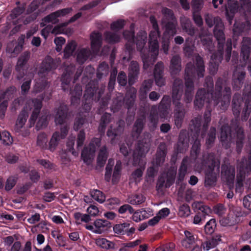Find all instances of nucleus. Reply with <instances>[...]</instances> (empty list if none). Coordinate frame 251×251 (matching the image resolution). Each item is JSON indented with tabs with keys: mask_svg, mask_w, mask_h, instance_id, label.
I'll list each match as a JSON object with an SVG mask.
<instances>
[{
	"mask_svg": "<svg viewBox=\"0 0 251 251\" xmlns=\"http://www.w3.org/2000/svg\"><path fill=\"white\" fill-rule=\"evenodd\" d=\"M205 84L207 88V93L205 89H199L196 96L194 101L195 106L198 108H201L205 102L210 103L213 101L214 105L221 103L220 106L223 110L226 109L230 102L231 89L226 81L221 78L218 79L216 82L215 90L210 94L209 91L213 88V81L211 77L205 78Z\"/></svg>",
	"mask_w": 251,
	"mask_h": 251,
	"instance_id": "f257e3e1",
	"label": "nucleus"
},
{
	"mask_svg": "<svg viewBox=\"0 0 251 251\" xmlns=\"http://www.w3.org/2000/svg\"><path fill=\"white\" fill-rule=\"evenodd\" d=\"M151 140V135L150 133L144 134L143 138L139 141L134 151L132 164L134 166H139L140 167L132 172L130 179L135 182L140 181L145 169L146 162L143 157L150 150Z\"/></svg>",
	"mask_w": 251,
	"mask_h": 251,
	"instance_id": "f03ea898",
	"label": "nucleus"
},
{
	"mask_svg": "<svg viewBox=\"0 0 251 251\" xmlns=\"http://www.w3.org/2000/svg\"><path fill=\"white\" fill-rule=\"evenodd\" d=\"M197 68L192 63H188L185 70V79L186 91L185 93L184 100L186 103L190 102L192 100L193 96V79L195 76L196 71L199 77L204 76L205 71L204 65L202 58L197 54L195 56Z\"/></svg>",
	"mask_w": 251,
	"mask_h": 251,
	"instance_id": "7ed1b4c3",
	"label": "nucleus"
},
{
	"mask_svg": "<svg viewBox=\"0 0 251 251\" xmlns=\"http://www.w3.org/2000/svg\"><path fill=\"white\" fill-rule=\"evenodd\" d=\"M216 25L215 26L214 34L218 42V50L216 53L213 54L210 62V70L214 74L218 70L219 64L223 58V47L225 41V36L223 32L224 24L221 18L215 19Z\"/></svg>",
	"mask_w": 251,
	"mask_h": 251,
	"instance_id": "20e7f679",
	"label": "nucleus"
},
{
	"mask_svg": "<svg viewBox=\"0 0 251 251\" xmlns=\"http://www.w3.org/2000/svg\"><path fill=\"white\" fill-rule=\"evenodd\" d=\"M41 107L42 102L40 100L35 99L29 100L18 116L14 128L15 131L17 132L21 131L28 116V111L31 110L33 107L34 109L29 121L31 123L34 124Z\"/></svg>",
	"mask_w": 251,
	"mask_h": 251,
	"instance_id": "39448f33",
	"label": "nucleus"
},
{
	"mask_svg": "<svg viewBox=\"0 0 251 251\" xmlns=\"http://www.w3.org/2000/svg\"><path fill=\"white\" fill-rule=\"evenodd\" d=\"M183 81L176 78L174 83L172 93L173 103L175 105V123L176 126L180 127L184 117V109L180 102L183 91Z\"/></svg>",
	"mask_w": 251,
	"mask_h": 251,
	"instance_id": "423d86ee",
	"label": "nucleus"
},
{
	"mask_svg": "<svg viewBox=\"0 0 251 251\" xmlns=\"http://www.w3.org/2000/svg\"><path fill=\"white\" fill-rule=\"evenodd\" d=\"M235 128V134L234 137L231 133L229 127L227 125H224L221 128L220 141L222 145L226 148H228L231 144L236 142L238 150L241 149L243 145V140L244 139V135L243 129L239 127L236 123L235 125L232 124V127Z\"/></svg>",
	"mask_w": 251,
	"mask_h": 251,
	"instance_id": "0eeeda50",
	"label": "nucleus"
},
{
	"mask_svg": "<svg viewBox=\"0 0 251 251\" xmlns=\"http://www.w3.org/2000/svg\"><path fill=\"white\" fill-rule=\"evenodd\" d=\"M152 25V29L149 35V50L151 53V63L153 64L156 60L159 52L158 39L160 38V32L154 17H150Z\"/></svg>",
	"mask_w": 251,
	"mask_h": 251,
	"instance_id": "6e6552de",
	"label": "nucleus"
},
{
	"mask_svg": "<svg viewBox=\"0 0 251 251\" xmlns=\"http://www.w3.org/2000/svg\"><path fill=\"white\" fill-rule=\"evenodd\" d=\"M203 158L202 165L207 166L209 169V172L206 174L205 185L210 186L213 185L216 181L215 174L213 173V170L215 167L219 168L220 162L219 159L215 157L213 153L205 154L203 156Z\"/></svg>",
	"mask_w": 251,
	"mask_h": 251,
	"instance_id": "1a4fd4ad",
	"label": "nucleus"
},
{
	"mask_svg": "<svg viewBox=\"0 0 251 251\" xmlns=\"http://www.w3.org/2000/svg\"><path fill=\"white\" fill-rule=\"evenodd\" d=\"M147 33L145 31H140L137 35L135 43L137 49L141 52V56L143 62V68L147 69L151 65V57L149 53L146 54L144 48L146 43Z\"/></svg>",
	"mask_w": 251,
	"mask_h": 251,
	"instance_id": "9d476101",
	"label": "nucleus"
},
{
	"mask_svg": "<svg viewBox=\"0 0 251 251\" xmlns=\"http://www.w3.org/2000/svg\"><path fill=\"white\" fill-rule=\"evenodd\" d=\"M162 13L163 15L162 24L165 26L166 31L171 35L174 36L176 33L177 23L172 11L168 8H163Z\"/></svg>",
	"mask_w": 251,
	"mask_h": 251,
	"instance_id": "9b49d317",
	"label": "nucleus"
},
{
	"mask_svg": "<svg viewBox=\"0 0 251 251\" xmlns=\"http://www.w3.org/2000/svg\"><path fill=\"white\" fill-rule=\"evenodd\" d=\"M251 155L247 159L243 158L237 165V180L239 186L242 185V182L245 178L246 174L248 173L251 169Z\"/></svg>",
	"mask_w": 251,
	"mask_h": 251,
	"instance_id": "f8f14e48",
	"label": "nucleus"
},
{
	"mask_svg": "<svg viewBox=\"0 0 251 251\" xmlns=\"http://www.w3.org/2000/svg\"><path fill=\"white\" fill-rule=\"evenodd\" d=\"M100 145V139L94 138L91 140L89 147L83 149L81 153V157L85 163L89 164L91 162L94 154Z\"/></svg>",
	"mask_w": 251,
	"mask_h": 251,
	"instance_id": "ddd939ff",
	"label": "nucleus"
},
{
	"mask_svg": "<svg viewBox=\"0 0 251 251\" xmlns=\"http://www.w3.org/2000/svg\"><path fill=\"white\" fill-rule=\"evenodd\" d=\"M59 62V60H54L50 56H47L42 63L38 72V75L42 77L45 76L50 72L57 68V64Z\"/></svg>",
	"mask_w": 251,
	"mask_h": 251,
	"instance_id": "4468645a",
	"label": "nucleus"
},
{
	"mask_svg": "<svg viewBox=\"0 0 251 251\" xmlns=\"http://www.w3.org/2000/svg\"><path fill=\"white\" fill-rule=\"evenodd\" d=\"M164 66L162 62H158L154 66L153 76L156 85L161 87L165 84L166 79L164 77Z\"/></svg>",
	"mask_w": 251,
	"mask_h": 251,
	"instance_id": "2eb2a0df",
	"label": "nucleus"
},
{
	"mask_svg": "<svg viewBox=\"0 0 251 251\" xmlns=\"http://www.w3.org/2000/svg\"><path fill=\"white\" fill-rule=\"evenodd\" d=\"M72 8H66L57 10L46 16L43 19V22L45 24L51 23L52 24H55L59 21L58 18L64 16L72 12Z\"/></svg>",
	"mask_w": 251,
	"mask_h": 251,
	"instance_id": "dca6fc26",
	"label": "nucleus"
},
{
	"mask_svg": "<svg viewBox=\"0 0 251 251\" xmlns=\"http://www.w3.org/2000/svg\"><path fill=\"white\" fill-rule=\"evenodd\" d=\"M251 49V39L249 37H244L241 48V56L243 60L245 66L249 61Z\"/></svg>",
	"mask_w": 251,
	"mask_h": 251,
	"instance_id": "f3484780",
	"label": "nucleus"
},
{
	"mask_svg": "<svg viewBox=\"0 0 251 251\" xmlns=\"http://www.w3.org/2000/svg\"><path fill=\"white\" fill-rule=\"evenodd\" d=\"M251 29V24L249 21L240 23L236 21L233 28V37L235 38L240 35L242 33L247 32Z\"/></svg>",
	"mask_w": 251,
	"mask_h": 251,
	"instance_id": "a211bd4d",
	"label": "nucleus"
},
{
	"mask_svg": "<svg viewBox=\"0 0 251 251\" xmlns=\"http://www.w3.org/2000/svg\"><path fill=\"white\" fill-rule=\"evenodd\" d=\"M68 113V107L67 105L61 104L56 109L54 115V122L56 125H63L66 121Z\"/></svg>",
	"mask_w": 251,
	"mask_h": 251,
	"instance_id": "6ab92c4d",
	"label": "nucleus"
},
{
	"mask_svg": "<svg viewBox=\"0 0 251 251\" xmlns=\"http://www.w3.org/2000/svg\"><path fill=\"white\" fill-rule=\"evenodd\" d=\"M166 154V146L164 143L159 144L155 159L152 162V165L157 167L161 165L164 162Z\"/></svg>",
	"mask_w": 251,
	"mask_h": 251,
	"instance_id": "aec40b11",
	"label": "nucleus"
},
{
	"mask_svg": "<svg viewBox=\"0 0 251 251\" xmlns=\"http://www.w3.org/2000/svg\"><path fill=\"white\" fill-rule=\"evenodd\" d=\"M245 75V73L243 69V66L236 69L233 75V86L234 88L238 89L242 86Z\"/></svg>",
	"mask_w": 251,
	"mask_h": 251,
	"instance_id": "412c9836",
	"label": "nucleus"
},
{
	"mask_svg": "<svg viewBox=\"0 0 251 251\" xmlns=\"http://www.w3.org/2000/svg\"><path fill=\"white\" fill-rule=\"evenodd\" d=\"M238 5L235 0H227V6H226V16L230 25L232 24L234 14L237 12Z\"/></svg>",
	"mask_w": 251,
	"mask_h": 251,
	"instance_id": "4be33fe9",
	"label": "nucleus"
},
{
	"mask_svg": "<svg viewBox=\"0 0 251 251\" xmlns=\"http://www.w3.org/2000/svg\"><path fill=\"white\" fill-rule=\"evenodd\" d=\"M128 82L132 85L137 79L139 73V66L136 61L131 62L128 68Z\"/></svg>",
	"mask_w": 251,
	"mask_h": 251,
	"instance_id": "5701e85b",
	"label": "nucleus"
},
{
	"mask_svg": "<svg viewBox=\"0 0 251 251\" xmlns=\"http://www.w3.org/2000/svg\"><path fill=\"white\" fill-rule=\"evenodd\" d=\"M91 47L92 52L97 53L100 50L102 44L101 35L98 32H94L90 36Z\"/></svg>",
	"mask_w": 251,
	"mask_h": 251,
	"instance_id": "b1692460",
	"label": "nucleus"
},
{
	"mask_svg": "<svg viewBox=\"0 0 251 251\" xmlns=\"http://www.w3.org/2000/svg\"><path fill=\"white\" fill-rule=\"evenodd\" d=\"M170 72L172 76L176 75L181 70V58L178 55L173 56L171 60Z\"/></svg>",
	"mask_w": 251,
	"mask_h": 251,
	"instance_id": "393cba45",
	"label": "nucleus"
},
{
	"mask_svg": "<svg viewBox=\"0 0 251 251\" xmlns=\"http://www.w3.org/2000/svg\"><path fill=\"white\" fill-rule=\"evenodd\" d=\"M30 57V52L28 51L24 52L19 57L17 65L16 66V71L19 73L17 75V78L21 79L23 77V73L22 74L23 67L26 63Z\"/></svg>",
	"mask_w": 251,
	"mask_h": 251,
	"instance_id": "a878e982",
	"label": "nucleus"
},
{
	"mask_svg": "<svg viewBox=\"0 0 251 251\" xmlns=\"http://www.w3.org/2000/svg\"><path fill=\"white\" fill-rule=\"evenodd\" d=\"M30 57V52L28 51L24 52L19 57L17 65L16 66V71L19 73L17 75V78L21 79L23 77V73L22 74L23 67L26 63Z\"/></svg>",
	"mask_w": 251,
	"mask_h": 251,
	"instance_id": "bb28decb",
	"label": "nucleus"
},
{
	"mask_svg": "<svg viewBox=\"0 0 251 251\" xmlns=\"http://www.w3.org/2000/svg\"><path fill=\"white\" fill-rule=\"evenodd\" d=\"M184 235L185 237L181 241V245L184 248L189 249L195 244L197 238L193 233L187 230L184 231Z\"/></svg>",
	"mask_w": 251,
	"mask_h": 251,
	"instance_id": "cd10ccee",
	"label": "nucleus"
},
{
	"mask_svg": "<svg viewBox=\"0 0 251 251\" xmlns=\"http://www.w3.org/2000/svg\"><path fill=\"white\" fill-rule=\"evenodd\" d=\"M94 226L96 227L94 233L101 234L110 227V223L105 220L97 219L94 223Z\"/></svg>",
	"mask_w": 251,
	"mask_h": 251,
	"instance_id": "c85d7f7f",
	"label": "nucleus"
},
{
	"mask_svg": "<svg viewBox=\"0 0 251 251\" xmlns=\"http://www.w3.org/2000/svg\"><path fill=\"white\" fill-rule=\"evenodd\" d=\"M222 177L227 181L233 180L235 176V169L232 166H223L222 170Z\"/></svg>",
	"mask_w": 251,
	"mask_h": 251,
	"instance_id": "c756f323",
	"label": "nucleus"
},
{
	"mask_svg": "<svg viewBox=\"0 0 251 251\" xmlns=\"http://www.w3.org/2000/svg\"><path fill=\"white\" fill-rule=\"evenodd\" d=\"M176 174V172L173 171H169L167 174L166 181L165 178L163 176H161L158 181L159 186H164L166 188L169 187L174 182Z\"/></svg>",
	"mask_w": 251,
	"mask_h": 251,
	"instance_id": "7c9ffc66",
	"label": "nucleus"
},
{
	"mask_svg": "<svg viewBox=\"0 0 251 251\" xmlns=\"http://www.w3.org/2000/svg\"><path fill=\"white\" fill-rule=\"evenodd\" d=\"M75 70V66L73 65H70L68 66L65 70V72L63 73L61 81L62 84V88L65 90V88L64 85L68 84L71 81V76L72 75Z\"/></svg>",
	"mask_w": 251,
	"mask_h": 251,
	"instance_id": "2f4dec72",
	"label": "nucleus"
},
{
	"mask_svg": "<svg viewBox=\"0 0 251 251\" xmlns=\"http://www.w3.org/2000/svg\"><path fill=\"white\" fill-rule=\"evenodd\" d=\"M134 25H131L130 31H125L123 33V35L127 41V43L126 44V49L129 51H131L134 46V32L132 28Z\"/></svg>",
	"mask_w": 251,
	"mask_h": 251,
	"instance_id": "473e14b6",
	"label": "nucleus"
},
{
	"mask_svg": "<svg viewBox=\"0 0 251 251\" xmlns=\"http://www.w3.org/2000/svg\"><path fill=\"white\" fill-rule=\"evenodd\" d=\"M221 236L217 235L202 243V246L204 250L208 251L215 248L221 241Z\"/></svg>",
	"mask_w": 251,
	"mask_h": 251,
	"instance_id": "72a5a7b5",
	"label": "nucleus"
},
{
	"mask_svg": "<svg viewBox=\"0 0 251 251\" xmlns=\"http://www.w3.org/2000/svg\"><path fill=\"white\" fill-rule=\"evenodd\" d=\"M71 104L75 105L80 102V98L82 94V89L80 85H76L71 91Z\"/></svg>",
	"mask_w": 251,
	"mask_h": 251,
	"instance_id": "f704fd0d",
	"label": "nucleus"
},
{
	"mask_svg": "<svg viewBox=\"0 0 251 251\" xmlns=\"http://www.w3.org/2000/svg\"><path fill=\"white\" fill-rule=\"evenodd\" d=\"M61 138L59 132L56 131L52 134L48 145L47 150L51 152L54 151L59 144Z\"/></svg>",
	"mask_w": 251,
	"mask_h": 251,
	"instance_id": "c9c22d12",
	"label": "nucleus"
},
{
	"mask_svg": "<svg viewBox=\"0 0 251 251\" xmlns=\"http://www.w3.org/2000/svg\"><path fill=\"white\" fill-rule=\"evenodd\" d=\"M123 131V127L121 126H119L117 129H113L112 127H110L107 132V135L110 139L112 144L116 143V140L118 139Z\"/></svg>",
	"mask_w": 251,
	"mask_h": 251,
	"instance_id": "e433bc0d",
	"label": "nucleus"
},
{
	"mask_svg": "<svg viewBox=\"0 0 251 251\" xmlns=\"http://www.w3.org/2000/svg\"><path fill=\"white\" fill-rule=\"evenodd\" d=\"M180 21L183 29L185 30L188 34L193 35L195 33V29L190 20L186 17H182Z\"/></svg>",
	"mask_w": 251,
	"mask_h": 251,
	"instance_id": "4c0bfd02",
	"label": "nucleus"
},
{
	"mask_svg": "<svg viewBox=\"0 0 251 251\" xmlns=\"http://www.w3.org/2000/svg\"><path fill=\"white\" fill-rule=\"evenodd\" d=\"M91 51L89 49L82 48L77 52L76 60L79 63H83L89 57Z\"/></svg>",
	"mask_w": 251,
	"mask_h": 251,
	"instance_id": "58836bf2",
	"label": "nucleus"
},
{
	"mask_svg": "<svg viewBox=\"0 0 251 251\" xmlns=\"http://www.w3.org/2000/svg\"><path fill=\"white\" fill-rule=\"evenodd\" d=\"M146 200L145 197L141 194L129 196L127 199V202L132 205H139L143 203Z\"/></svg>",
	"mask_w": 251,
	"mask_h": 251,
	"instance_id": "ea45409f",
	"label": "nucleus"
},
{
	"mask_svg": "<svg viewBox=\"0 0 251 251\" xmlns=\"http://www.w3.org/2000/svg\"><path fill=\"white\" fill-rule=\"evenodd\" d=\"M136 92L137 91L134 87H131L127 92L124 100L128 107L133 104L136 98Z\"/></svg>",
	"mask_w": 251,
	"mask_h": 251,
	"instance_id": "a19ab883",
	"label": "nucleus"
},
{
	"mask_svg": "<svg viewBox=\"0 0 251 251\" xmlns=\"http://www.w3.org/2000/svg\"><path fill=\"white\" fill-rule=\"evenodd\" d=\"M48 141L47 135L45 133H40L37 136L36 145L42 149L47 150Z\"/></svg>",
	"mask_w": 251,
	"mask_h": 251,
	"instance_id": "79ce46f5",
	"label": "nucleus"
},
{
	"mask_svg": "<svg viewBox=\"0 0 251 251\" xmlns=\"http://www.w3.org/2000/svg\"><path fill=\"white\" fill-rule=\"evenodd\" d=\"M144 118L138 119L134 124L132 130V136L134 138H138L142 131L144 125Z\"/></svg>",
	"mask_w": 251,
	"mask_h": 251,
	"instance_id": "37998d69",
	"label": "nucleus"
},
{
	"mask_svg": "<svg viewBox=\"0 0 251 251\" xmlns=\"http://www.w3.org/2000/svg\"><path fill=\"white\" fill-rule=\"evenodd\" d=\"M158 107L155 106H152L151 108L150 115L149 116V120L151 124V126L153 127L156 126L158 123Z\"/></svg>",
	"mask_w": 251,
	"mask_h": 251,
	"instance_id": "c03bdc74",
	"label": "nucleus"
},
{
	"mask_svg": "<svg viewBox=\"0 0 251 251\" xmlns=\"http://www.w3.org/2000/svg\"><path fill=\"white\" fill-rule=\"evenodd\" d=\"M107 158V149L105 146H103L100 149L98 158L97 163L100 166L104 165Z\"/></svg>",
	"mask_w": 251,
	"mask_h": 251,
	"instance_id": "a18cd8bd",
	"label": "nucleus"
},
{
	"mask_svg": "<svg viewBox=\"0 0 251 251\" xmlns=\"http://www.w3.org/2000/svg\"><path fill=\"white\" fill-rule=\"evenodd\" d=\"M189 164V159L187 158H184L182 160L181 166L179 169L178 180L181 181L184 179L185 176L187 172L188 165Z\"/></svg>",
	"mask_w": 251,
	"mask_h": 251,
	"instance_id": "49530a36",
	"label": "nucleus"
},
{
	"mask_svg": "<svg viewBox=\"0 0 251 251\" xmlns=\"http://www.w3.org/2000/svg\"><path fill=\"white\" fill-rule=\"evenodd\" d=\"M96 244L102 248L105 249H113L115 246V244L110 242L105 238H98L96 240Z\"/></svg>",
	"mask_w": 251,
	"mask_h": 251,
	"instance_id": "de8ad7c7",
	"label": "nucleus"
},
{
	"mask_svg": "<svg viewBox=\"0 0 251 251\" xmlns=\"http://www.w3.org/2000/svg\"><path fill=\"white\" fill-rule=\"evenodd\" d=\"M122 170V162L118 160L116 162V165L114 167L113 174L112 176V182L116 183L119 180Z\"/></svg>",
	"mask_w": 251,
	"mask_h": 251,
	"instance_id": "09e8293b",
	"label": "nucleus"
},
{
	"mask_svg": "<svg viewBox=\"0 0 251 251\" xmlns=\"http://www.w3.org/2000/svg\"><path fill=\"white\" fill-rule=\"evenodd\" d=\"M88 123L85 118L78 117L75 120L74 128L75 130H78L81 128H87Z\"/></svg>",
	"mask_w": 251,
	"mask_h": 251,
	"instance_id": "8fccbe9b",
	"label": "nucleus"
},
{
	"mask_svg": "<svg viewBox=\"0 0 251 251\" xmlns=\"http://www.w3.org/2000/svg\"><path fill=\"white\" fill-rule=\"evenodd\" d=\"M48 86V83L45 79H38L35 80L34 86V91L35 93L40 92Z\"/></svg>",
	"mask_w": 251,
	"mask_h": 251,
	"instance_id": "3c124183",
	"label": "nucleus"
},
{
	"mask_svg": "<svg viewBox=\"0 0 251 251\" xmlns=\"http://www.w3.org/2000/svg\"><path fill=\"white\" fill-rule=\"evenodd\" d=\"M129 225V224L126 223L117 224L113 227V230L115 233L123 235L128 231Z\"/></svg>",
	"mask_w": 251,
	"mask_h": 251,
	"instance_id": "603ef678",
	"label": "nucleus"
},
{
	"mask_svg": "<svg viewBox=\"0 0 251 251\" xmlns=\"http://www.w3.org/2000/svg\"><path fill=\"white\" fill-rule=\"evenodd\" d=\"M132 219L136 222H138L142 220L147 218L149 217L147 211L146 210H137L132 213Z\"/></svg>",
	"mask_w": 251,
	"mask_h": 251,
	"instance_id": "864d4df0",
	"label": "nucleus"
},
{
	"mask_svg": "<svg viewBox=\"0 0 251 251\" xmlns=\"http://www.w3.org/2000/svg\"><path fill=\"white\" fill-rule=\"evenodd\" d=\"M106 41L110 43H116L120 40V36L118 33L112 32H106L105 33Z\"/></svg>",
	"mask_w": 251,
	"mask_h": 251,
	"instance_id": "5fc2aeb1",
	"label": "nucleus"
},
{
	"mask_svg": "<svg viewBox=\"0 0 251 251\" xmlns=\"http://www.w3.org/2000/svg\"><path fill=\"white\" fill-rule=\"evenodd\" d=\"M91 197L100 203H102L105 200V196L102 192L98 190H93L90 192Z\"/></svg>",
	"mask_w": 251,
	"mask_h": 251,
	"instance_id": "6e6d98bb",
	"label": "nucleus"
},
{
	"mask_svg": "<svg viewBox=\"0 0 251 251\" xmlns=\"http://www.w3.org/2000/svg\"><path fill=\"white\" fill-rule=\"evenodd\" d=\"M76 44L75 42L71 41L68 43L64 49V57L68 58L72 55L76 48Z\"/></svg>",
	"mask_w": 251,
	"mask_h": 251,
	"instance_id": "4d7b16f0",
	"label": "nucleus"
},
{
	"mask_svg": "<svg viewBox=\"0 0 251 251\" xmlns=\"http://www.w3.org/2000/svg\"><path fill=\"white\" fill-rule=\"evenodd\" d=\"M216 139V128L211 127L208 134L206 140V145L207 148H210L214 143Z\"/></svg>",
	"mask_w": 251,
	"mask_h": 251,
	"instance_id": "13d9d810",
	"label": "nucleus"
},
{
	"mask_svg": "<svg viewBox=\"0 0 251 251\" xmlns=\"http://www.w3.org/2000/svg\"><path fill=\"white\" fill-rule=\"evenodd\" d=\"M201 42L202 45L205 47V48L209 51L212 50L214 46L211 36H201Z\"/></svg>",
	"mask_w": 251,
	"mask_h": 251,
	"instance_id": "bf43d9fd",
	"label": "nucleus"
},
{
	"mask_svg": "<svg viewBox=\"0 0 251 251\" xmlns=\"http://www.w3.org/2000/svg\"><path fill=\"white\" fill-rule=\"evenodd\" d=\"M96 86H94V87H92L90 83L88 84L87 85L84 97L87 100H90L93 97L94 94L96 92Z\"/></svg>",
	"mask_w": 251,
	"mask_h": 251,
	"instance_id": "052dcab7",
	"label": "nucleus"
},
{
	"mask_svg": "<svg viewBox=\"0 0 251 251\" xmlns=\"http://www.w3.org/2000/svg\"><path fill=\"white\" fill-rule=\"evenodd\" d=\"M111 115L109 114H103L101 119V123L99 127V131L103 133L106 125L110 122Z\"/></svg>",
	"mask_w": 251,
	"mask_h": 251,
	"instance_id": "680f3d73",
	"label": "nucleus"
},
{
	"mask_svg": "<svg viewBox=\"0 0 251 251\" xmlns=\"http://www.w3.org/2000/svg\"><path fill=\"white\" fill-rule=\"evenodd\" d=\"M0 140L6 145H11L13 143V138L7 131H4L0 133Z\"/></svg>",
	"mask_w": 251,
	"mask_h": 251,
	"instance_id": "e2e57ef3",
	"label": "nucleus"
},
{
	"mask_svg": "<svg viewBox=\"0 0 251 251\" xmlns=\"http://www.w3.org/2000/svg\"><path fill=\"white\" fill-rule=\"evenodd\" d=\"M220 223L221 226H232L236 223V218L234 217H230L223 218L220 220Z\"/></svg>",
	"mask_w": 251,
	"mask_h": 251,
	"instance_id": "0e129e2a",
	"label": "nucleus"
},
{
	"mask_svg": "<svg viewBox=\"0 0 251 251\" xmlns=\"http://www.w3.org/2000/svg\"><path fill=\"white\" fill-rule=\"evenodd\" d=\"M193 207L197 210H201L204 214L208 215L211 212V209L207 206L204 205L201 202H195L193 204Z\"/></svg>",
	"mask_w": 251,
	"mask_h": 251,
	"instance_id": "69168bd1",
	"label": "nucleus"
},
{
	"mask_svg": "<svg viewBox=\"0 0 251 251\" xmlns=\"http://www.w3.org/2000/svg\"><path fill=\"white\" fill-rule=\"evenodd\" d=\"M108 65L106 63L104 62L101 63L98 68V77L100 78L103 75H106L108 73Z\"/></svg>",
	"mask_w": 251,
	"mask_h": 251,
	"instance_id": "338daca9",
	"label": "nucleus"
},
{
	"mask_svg": "<svg viewBox=\"0 0 251 251\" xmlns=\"http://www.w3.org/2000/svg\"><path fill=\"white\" fill-rule=\"evenodd\" d=\"M242 10L246 15L251 14V1L250 0H240Z\"/></svg>",
	"mask_w": 251,
	"mask_h": 251,
	"instance_id": "774afa93",
	"label": "nucleus"
}]
</instances>
